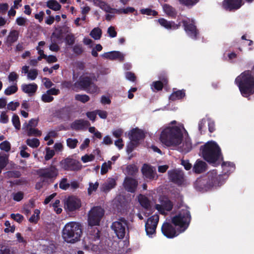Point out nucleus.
<instances>
[{
	"label": "nucleus",
	"instance_id": "nucleus-62",
	"mask_svg": "<svg viewBox=\"0 0 254 254\" xmlns=\"http://www.w3.org/2000/svg\"><path fill=\"white\" fill-rule=\"evenodd\" d=\"M20 104L18 102H11L7 105V109L9 110L15 111L19 106Z\"/></svg>",
	"mask_w": 254,
	"mask_h": 254
},
{
	"label": "nucleus",
	"instance_id": "nucleus-22",
	"mask_svg": "<svg viewBox=\"0 0 254 254\" xmlns=\"http://www.w3.org/2000/svg\"><path fill=\"white\" fill-rule=\"evenodd\" d=\"M61 39V34L56 32H53L51 36V44L49 49L51 51L57 52L59 51L60 47L57 43L56 40Z\"/></svg>",
	"mask_w": 254,
	"mask_h": 254
},
{
	"label": "nucleus",
	"instance_id": "nucleus-41",
	"mask_svg": "<svg viewBox=\"0 0 254 254\" xmlns=\"http://www.w3.org/2000/svg\"><path fill=\"white\" fill-rule=\"evenodd\" d=\"M38 123V119H31L29 121V123L28 124L25 123L23 125V128L25 129H28V128L35 127L37 126Z\"/></svg>",
	"mask_w": 254,
	"mask_h": 254
},
{
	"label": "nucleus",
	"instance_id": "nucleus-3",
	"mask_svg": "<svg viewBox=\"0 0 254 254\" xmlns=\"http://www.w3.org/2000/svg\"><path fill=\"white\" fill-rule=\"evenodd\" d=\"M235 82L244 97H247L254 93V74H252V71H244L235 79Z\"/></svg>",
	"mask_w": 254,
	"mask_h": 254
},
{
	"label": "nucleus",
	"instance_id": "nucleus-45",
	"mask_svg": "<svg viewBox=\"0 0 254 254\" xmlns=\"http://www.w3.org/2000/svg\"><path fill=\"white\" fill-rule=\"evenodd\" d=\"M99 187V183L96 182L95 183H89L88 188V194L91 195L93 191H95Z\"/></svg>",
	"mask_w": 254,
	"mask_h": 254
},
{
	"label": "nucleus",
	"instance_id": "nucleus-64",
	"mask_svg": "<svg viewBox=\"0 0 254 254\" xmlns=\"http://www.w3.org/2000/svg\"><path fill=\"white\" fill-rule=\"evenodd\" d=\"M73 52L77 55L81 54L83 52V49L81 45H75L73 48Z\"/></svg>",
	"mask_w": 254,
	"mask_h": 254
},
{
	"label": "nucleus",
	"instance_id": "nucleus-60",
	"mask_svg": "<svg viewBox=\"0 0 254 254\" xmlns=\"http://www.w3.org/2000/svg\"><path fill=\"white\" fill-rule=\"evenodd\" d=\"M60 200L57 199L55 201V202L53 204V205H52L55 211L57 214H60L62 211V209L59 207V205H60Z\"/></svg>",
	"mask_w": 254,
	"mask_h": 254
},
{
	"label": "nucleus",
	"instance_id": "nucleus-56",
	"mask_svg": "<svg viewBox=\"0 0 254 254\" xmlns=\"http://www.w3.org/2000/svg\"><path fill=\"white\" fill-rule=\"evenodd\" d=\"M10 217L11 218H12V219H13L14 220H15V221L19 223H21L23 221L24 218L22 215L19 213H12L10 215Z\"/></svg>",
	"mask_w": 254,
	"mask_h": 254
},
{
	"label": "nucleus",
	"instance_id": "nucleus-48",
	"mask_svg": "<svg viewBox=\"0 0 254 254\" xmlns=\"http://www.w3.org/2000/svg\"><path fill=\"white\" fill-rule=\"evenodd\" d=\"M86 90L88 93L91 94L98 93L99 92V88L92 82L90 84Z\"/></svg>",
	"mask_w": 254,
	"mask_h": 254
},
{
	"label": "nucleus",
	"instance_id": "nucleus-9",
	"mask_svg": "<svg viewBox=\"0 0 254 254\" xmlns=\"http://www.w3.org/2000/svg\"><path fill=\"white\" fill-rule=\"evenodd\" d=\"M60 165L62 169L66 171H78L82 167L78 161L70 158H67L61 161Z\"/></svg>",
	"mask_w": 254,
	"mask_h": 254
},
{
	"label": "nucleus",
	"instance_id": "nucleus-7",
	"mask_svg": "<svg viewBox=\"0 0 254 254\" xmlns=\"http://www.w3.org/2000/svg\"><path fill=\"white\" fill-rule=\"evenodd\" d=\"M104 215V210L100 206L91 208L88 214V223L91 226H97Z\"/></svg>",
	"mask_w": 254,
	"mask_h": 254
},
{
	"label": "nucleus",
	"instance_id": "nucleus-46",
	"mask_svg": "<svg viewBox=\"0 0 254 254\" xmlns=\"http://www.w3.org/2000/svg\"><path fill=\"white\" fill-rule=\"evenodd\" d=\"M21 174L18 171H7L5 173V177L7 178H17L20 177Z\"/></svg>",
	"mask_w": 254,
	"mask_h": 254
},
{
	"label": "nucleus",
	"instance_id": "nucleus-50",
	"mask_svg": "<svg viewBox=\"0 0 254 254\" xmlns=\"http://www.w3.org/2000/svg\"><path fill=\"white\" fill-rule=\"evenodd\" d=\"M12 122L16 129H19L20 128V123L19 117L17 115L15 114L13 115L12 119Z\"/></svg>",
	"mask_w": 254,
	"mask_h": 254
},
{
	"label": "nucleus",
	"instance_id": "nucleus-34",
	"mask_svg": "<svg viewBox=\"0 0 254 254\" xmlns=\"http://www.w3.org/2000/svg\"><path fill=\"white\" fill-rule=\"evenodd\" d=\"M138 172V168L134 164H130L127 166L126 172L129 176H134Z\"/></svg>",
	"mask_w": 254,
	"mask_h": 254
},
{
	"label": "nucleus",
	"instance_id": "nucleus-44",
	"mask_svg": "<svg viewBox=\"0 0 254 254\" xmlns=\"http://www.w3.org/2000/svg\"><path fill=\"white\" fill-rule=\"evenodd\" d=\"M191 148V143L190 138H186L183 144V149L186 152H189Z\"/></svg>",
	"mask_w": 254,
	"mask_h": 254
},
{
	"label": "nucleus",
	"instance_id": "nucleus-63",
	"mask_svg": "<svg viewBox=\"0 0 254 254\" xmlns=\"http://www.w3.org/2000/svg\"><path fill=\"white\" fill-rule=\"evenodd\" d=\"M42 82L45 87L47 89L51 88L54 85L53 82L47 77H44L42 79Z\"/></svg>",
	"mask_w": 254,
	"mask_h": 254
},
{
	"label": "nucleus",
	"instance_id": "nucleus-26",
	"mask_svg": "<svg viewBox=\"0 0 254 254\" xmlns=\"http://www.w3.org/2000/svg\"><path fill=\"white\" fill-rule=\"evenodd\" d=\"M93 1L96 5L99 6L100 8H101L102 10H104L106 12L115 13L114 9H116L111 8L110 6V5L105 1H101L100 0H94Z\"/></svg>",
	"mask_w": 254,
	"mask_h": 254
},
{
	"label": "nucleus",
	"instance_id": "nucleus-16",
	"mask_svg": "<svg viewBox=\"0 0 254 254\" xmlns=\"http://www.w3.org/2000/svg\"><path fill=\"white\" fill-rule=\"evenodd\" d=\"M141 171L143 176L147 179L151 180L156 179L158 178L155 169L149 165L144 164Z\"/></svg>",
	"mask_w": 254,
	"mask_h": 254
},
{
	"label": "nucleus",
	"instance_id": "nucleus-18",
	"mask_svg": "<svg viewBox=\"0 0 254 254\" xmlns=\"http://www.w3.org/2000/svg\"><path fill=\"white\" fill-rule=\"evenodd\" d=\"M242 5V0H224L223 2L224 8L229 10L238 9Z\"/></svg>",
	"mask_w": 254,
	"mask_h": 254
},
{
	"label": "nucleus",
	"instance_id": "nucleus-53",
	"mask_svg": "<svg viewBox=\"0 0 254 254\" xmlns=\"http://www.w3.org/2000/svg\"><path fill=\"white\" fill-rule=\"evenodd\" d=\"M41 99L44 102L49 103L53 101L54 100V97L48 94V93L46 92V93L42 95Z\"/></svg>",
	"mask_w": 254,
	"mask_h": 254
},
{
	"label": "nucleus",
	"instance_id": "nucleus-38",
	"mask_svg": "<svg viewBox=\"0 0 254 254\" xmlns=\"http://www.w3.org/2000/svg\"><path fill=\"white\" fill-rule=\"evenodd\" d=\"M26 142L28 146L32 148H37L40 145V141L39 139L36 138L27 139Z\"/></svg>",
	"mask_w": 254,
	"mask_h": 254
},
{
	"label": "nucleus",
	"instance_id": "nucleus-17",
	"mask_svg": "<svg viewBox=\"0 0 254 254\" xmlns=\"http://www.w3.org/2000/svg\"><path fill=\"white\" fill-rule=\"evenodd\" d=\"M92 82V78L89 76L81 77L79 81L74 84L73 90L77 91V88L80 86V88L83 90L87 89L88 87Z\"/></svg>",
	"mask_w": 254,
	"mask_h": 254
},
{
	"label": "nucleus",
	"instance_id": "nucleus-28",
	"mask_svg": "<svg viewBox=\"0 0 254 254\" xmlns=\"http://www.w3.org/2000/svg\"><path fill=\"white\" fill-rule=\"evenodd\" d=\"M116 185V180L113 178H109L106 182L102 184L101 189L104 192L109 191Z\"/></svg>",
	"mask_w": 254,
	"mask_h": 254
},
{
	"label": "nucleus",
	"instance_id": "nucleus-40",
	"mask_svg": "<svg viewBox=\"0 0 254 254\" xmlns=\"http://www.w3.org/2000/svg\"><path fill=\"white\" fill-rule=\"evenodd\" d=\"M75 99L83 103H85L89 101L90 97L86 94H76L75 96Z\"/></svg>",
	"mask_w": 254,
	"mask_h": 254
},
{
	"label": "nucleus",
	"instance_id": "nucleus-10",
	"mask_svg": "<svg viewBox=\"0 0 254 254\" xmlns=\"http://www.w3.org/2000/svg\"><path fill=\"white\" fill-rule=\"evenodd\" d=\"M182 22L188 35L192 39H196L198 34V30L196 29L193 20L187 18L183 19Z\"/></svg>",
	"mask_w": 254,
	"mask_h": 254
},
{
	"label": "nucleus",
	"instance_id": "nucleus-33",
	"mask_svg": "<svg viewBox=\"0 0 254 254\" xmlns=\"http://www.w3.org/2000/svg\"><path fill=\"white\" fill-rule=\"evenodd\" d=\"M47 6L55 11L59 10L61 8V5L55 0H49L47 2Z\"/></svg>",
	"mask_w": 254,
	"mask_h": 254
},
{
	"label": "nucleus",
	"instance_id": "nucleus-35",
	"mask_svg": "<svg viewBox=\"0 0 254 254\" xmlns=\"http://www.w3.org/2000/svg\"><path fill=\"white\" fill-rule=\"evenodd\" d=\"M134 11H136V10L134 8L132 7H127L125 8H120L114 9L115 13H117L118 14H121L122 13L124 14H128L129 13H133Z\"/></svg>",
	"mask_w": 254,
	"mask_h": 254
},
{
	"label": "nucleus",
	"instance_id": "nucleus-32",
	"mask_svg": "<svg viewBox=\"0 0 254 254\" xmlns=\"http://www.w3.org/2000/svg\"><path fill=\"white\" fill-rule=\"evenodd\" d=\"M19 32L15 30H11L7 38V41L10 44L16 42L18 38Z\"/></svg>",
	"mask_w": 254,
	"mask_h": 254
},
{
	"label": "nucleus",
	"instance_id": "nucleus-14",
	"mask_svg": "<svg viewBox=\"0 0 254 254\" xmlns=\"http://www.w3.org/2000/svg\"><path fill=\"white\" fill-rule=\"evenodd\" d=\"M168 174L169 180L177 184L181 185L184 181V175L181 170H170L168 172Z\"/></svg>",
	"mask_w": 254,
	"mask_h": 254
},
{
	"label": "nucleus",
	"instance_id": "nucleus-36",
	"mask_svg": "<svg viewBox=\"0 0 254 254\" xmlns=\"http://www.w3.org/2000/svg\"><path fill=\"white\" fill-rule=\"evenodd\" d=\"M25 131L27 132V135L29 136H40L42 134L41 131L35 127L28 128V129H25Z\"/></svg>",
	"mask_w": 254,
	"mask_h": 254
},
{
	"label": "nucleus",
	"instance_id": "nucleus-13",
	"mask_svg": "<svg viewBox=\"0 0 254 254\" xmlns=\"http://www.w3.org/2000/svg\"><path fill=\"white\" fill-rule=\"evenodd\" d=\"M65 208L69 211H74L81 206L80 200L75 196H69L64 202Z\"/></svg>",
	"mask_w": 254,
	"mask_h": 254
},
{
	"label": "nucleus",
	"instance_id": "nucleus-42",
	"mask_svg": "<svg viewBox=\"0 0 254 254\" xmlns=\"http://www.w3.org/2000/svg\"><path fill=\"white\" fill-rule=\"evenodd\" d=\"M78 141L77 139L68 138L66 139L67 146L70 149L75 148Z\"/></svg>",
	"mask_w": 254,
	"mask_h": 254
},
{
	"label": "nucleus",
	"instance_id": "nucleus-58",
	"mask_svg": "<svg viewBox=\"0 0 254 254\" xmlns=\"http://www.w3.org/2000/svg\"><path fill=\"white\" fill-rule=\"evenodd\" d=\"M8 157L6 156H0V168H4L7 164Z\"/></svg>",
	"mask_w": 254,
	"mask_h": 254
},
{
	"label": "nucleus",
	"instance_id": "nucleus-11",
	"mask_svg": "<svg viewBox=\"0 0 254 254\" xmlns=\"http://www.w3.org/2000/svg\"><path fill=\"white\" fill-rule=\"evenodd\" d=\"M158 215H154L149 217L145 223V230L148 235H151L156 232V229L159 221Z\"/></svg>",
	"mask_w": 254,
	"mask_h": 254
},
{
	"label": "nucleus",
	"instance_id": "nucleus-2",
	"mask_svg": "<svg viewBox=\"0 0 254 254\" xmlns=\"http://www.w3.org/2000/svg\"><path fill=\"white\" fill-rule=\"evenodd\" d=\"M184 130L182 127L168 126L162 128L159 140L167 147H176L183 141Z\"/></svg>",
	"mask_w": 254,
	"mask_h": 254
},
{
	"label": "nucleus",
	"instance_id": "nucleus-55",
	"mask_svg": "<svg viewBox=\"0 0 254 254\" xmlns=\"http://www.w3.org/2000/svg\"><path fill=\"white\" fill-rule=\"evenodd\" d=\"M12 195L13 199L14 200L16 201H19L23 199L24 196V193L21 191H18L15 193H13Z\"/></svg>",
	"mask_w": 254,
	"mask_h": 254
},
{
	"label": "nucleus",
	"instance_id": "nucleus-23",
	"mask_svg": "<svg viewBox=\"0 0 254 254\" xmlns=\"http://www.w3.org/2000/svg\"><path fill=\"white\" fill-rule=\"evenodd\" d=\"M144 137L143 132L138 128H135L131 130L129 138L132 141H134L136 143Z\"/></svg>",
	"mask_w": 254,
	"mask_h": 254
},
{
	"label": "nucleus",
	"instance_id": "nucleus-25",
	"mask_svg": "<svg viewBox=\"0 0 254 254\" xmlns=\"http://www.w3.org/2000/svg\"><path fill=\"white\" fill-rule=\"evenodd\" d=\"M38 86L35 83L24 84L21 86V89L25 93L33 95L36 92Z\"/></svg>",
	"mask_w": 254,
	"mask_h": 254
},
{
	"label": "nucleus",
	"instance_id": "nucleus-4",
	"mask_svg": "<svg viewBox=\"0 0 254 254\" xmlns=\"http://www.w3.org/2000/svg\"><path fill=\"white\" fill-rule=\"evenodd\" d=\"M82 234L81 224L79 222L72 221L64 225L62 236L65 242L74 244L80 240Z\"/></svg>",
	"mask_w": 254,
	"mask_h": 254
},
{
	"label": "nucleus",
	"instance_id": "nucleus-49",
	"mask_svg": "<svg viewBox=\"0 0 254 254\" xmlns=\"http://www.w3.org/2000/svg\"><path fill=\"white\" fill-rule=\"evenodd\" d=\"M69 187V183L67 182V179L66 178H63L60 182L59 187L60 189L66 190Z\"/></svg>",
	"mask_w": 254,
	"mask_h": 254
},
{
	"label": "nucleus",
	"instance_id": "nucleus-29",
	"mask_svg": "<svg viewBox=\"0 0 254 254\" xmlns=\"http://www.w3.org/2000/svg\"><path fill=\"white\" fill-rule=\"evenodd\" d=\"M163 10L166 14L172 17H175L177 14V12L174 8L172 7L171 5L165 4L163 6Z\"/></svg>",
	"mask_w": 254,
	"mask_h": 254
},
{
	"label": "nucleus",
	"instance_id": "nucleus-30",
	"mask_svg": "<svg viewBox=\"0 0 254 254\" xmlns=\"http://www.w3.org/2000/svg\"><path fill=\"white\" fill-rule=\"evenodd\" d=\"M185 96V91L184 90H178L172 93L169 97V99L172 101L179 100Z\"/></svg>",
	"mask_w": 254,
	"mask_h": 254
},
{
	"label": "nucleus",
	"instance_id": "nucleus-6",
	"mask_svg": "<svg viewBox=\"0 0 254 254\" xmlns=\"http://www.w3.org/2000/svg\"><path fill=\"white\" fill-rule=\"evenodd\" d=\"M36 173L40 180H42L43 182L47 183L49 181L55 179L59 175L58 169L54 165L39 169L36 171Z\"/></svg>",
	"mask_w": 254,
	"mask_h": 254
},
{
	"label": "nucleus",
	"instance_id": "nucleus-52",
	"mask_svg": "<svg viewBox=\"0 0 254 254\" xmlns=\"http://www.w3.org/2000/svg\"><path fill=\"white\" fill-rule=\"evenodd\" d=\"M95 159V155L92 154H85V155L82 156L81 159V161L83 163H86L88 162H91L94 160Z\"/></svg>",
	"mask_w": 254,
	"mask_h": 254
},
{
	"label": "nucleus",
	"instance_id": "nucleus-24",
	"mask_svg": "<svg viewBox=\"0 0 254 254\" xmlns=\"http://www.w3.org/2000/svg\"><path fill=\"white\" fill-rule=\"evenodd\" d=\"M158 21L162 26L167 29H176L180 26V23L177 24L173 21H167L164 18H160L158 20Z\"/></svg>",
	"mask_w": 254,
	"mask_h": 254
},
{
	"label": "nucleus",
	"instance_id": "nucleus-20",
	"mask_svg": "<svg viewBox=\"0 0 254 254\" xmlns=\"http://www.w3.org/2000/svg\"><path fill=\"white\" fill-rule=\"evenodd\" d=\"M102 57L105 59L111 60H118L121 62H123L124 60V55L119 51L105 53L102 55Z\"/></svg>",
	"mask_w": 254,
	"mask_h": 254
},
{
	"label": "nucleus",
	"instance_id": "nucleus-21",
	"mask_svg": "<svg viewBox=\"0 0 254 254\" xmlns=\"http://www.w3.org/2000/svg\"><path fill=\"white\" fill-rule=\"evenodd\" d=\"M90 125L87 120H78L75 121L71 125V127L74 130H82L86 128Z\"/></svg>",
	"mask_w": 254,
	"mask_h": 254
},
{
	"label": "nucleus",
	"instance_id": "nucleus-15",
	"mask_svg": "<svg viewBox=\"0 0 254 254\" xmlns=\"http://www.w3.org/2000/svg\"><path fill=\"white\" fill-rule=\"evenodd\" d=\"M123 185L127 190L130 192H134L138 186V182L132 178L127 177L125 178Z\"/></svg>",
	"mask_w": 254,
	"mask_h": 254
},
{
	"label": "nucleus",
	"instance_id": "nucleus-19",
	"mask_svg": "<svg viewBox=\"0 0 254 254\" xmlns=\"http://www.w3.org/2000/svg\"><path fill=\"white\" fill-rule=\"evenodd\" d=\"M173 203L168 198L162 200L161 204H156L155 208L162 214H165V211H170L173 208Z\"/></svg>",
	"mask_w": 254,
	"mask_h": 254
},
{
	"label": "nucleus",
	"instance_id": "nucleus-47",
	"mask_svg": "<svg viewBox=\"0 0 254 254\" xmlns=\"http://www.w3.org/2000/svg\"><path fill=\"white\" fill-rule=\"evenodd\" d=\"M38 74V70L36 69H31L27 73V78L30 80H35Z\"/></svg>",
	"mask_w": 254,
	"mask_h": 254
},
{
	"label": "nucleus",
	"instance_id": "nucleus-39",
	"mask_svg": "<svg viewBox=\"0 0 254 254\" xmlns=\"http://www.w3.org/2000/svg\"><path fill=\"white\" fill-rule=\"evenodd\" d=\"M112 164V163L111 161L104 163L101 166V174L104 175L107 173L108 170L111 169Z\"/></svg>",
	"mask_w": 254,
	"mask_h": 254
},
{
	"label": "nucleus",
	"instance_id": "nucleus-51",
	"mask_svg": "<svg viewBox=\"0 0 254 254\" xmlns=\"http://www.w3.org/2000/svg\"><path fill=\"white\" fill-rule=\"evenodd\" d=\"M0 254H14V252L9 247L0 245Z\"/></svg>",
	"mask_w": 254,
	"mask_h": 254
},
{
	"label": "nucleus",
	"instance_id": "nucleus-8",
	"mask_svg": "<svg viewBox=\"0 0 254 254\" xmlns=\"http://www.w3.org/2000/svg\"><path fill=\"white\" fill-rule=\"evenodd\" d=\"M127 222L124 218H121L112 223V229L119 239H123L126 234Z\"/></svg>",
	"mask_w": 254,
	"mask_h": 254
},
{
	"label": "nucleus",
	"instance_id": "nucleus-57",
	"mask_svg": "<svg viewBox=\"0 0 254 254\" xmlns=\"http://www.w3.org/2000/svg\"><path fill=\"white\" fill-rule=\"evenodd\" d=\"M55 155V151L52 149H50L49 148H46V154L45 156V159L46 160H49L51 159Z\"/></svg>",
	"mask_w": 254,
	"mask_h": 254
},
{
	"label": "nucleus",
	"instance_id": "nucleus-12",
	"mask_svg": "<svg viewBox=\"0 0 254 254\" xmlns=\"http://www.w3.org/2000/svg\"><path fill=\"white\" fill-rule=\"evenodd\" d=\"M208 175L207 185L209 187L221 186L224 182L223 177L221 175H217L215 171L209 173Z\"/></svg>",
	"mask_w": 254,
	"mask_h": 254
},
{
	"label": "nucleus",
	"instance_id": "nucleus-5",
	"mask_svg": "<svg viewBox=\"0 0 254 254\" xmlns=\"http://www.w3.org/2000/svg\"><path fill=\"white\" fill-rule=\"evenodd\" d=\"M201 150L202 157L209 163H215L222 159L221 149L214 141L207 142L201 146Z\"/></svg>",
	"mask_w": 254,
	"mask_h": 254
},
{
	"label": "nucleus",
	"instance_id": "nucleus-31",
	"mask_svg": "<svg viewBox=\"0 0 254 254\" xmlns=\"http://www.w3.org/2000/svg\"><path fill=\"white\" fill-rule=\"evenodd\" d=\"M138 200L140 205L145 209H148L150 206V201L147 197L142 194L138 195Z\"/></svg>",
	"mask_w": 254,
	"mask_h": 254
},
{
	"label": "nucleus",
	"instance_id": "nucleus-43",
	"mask_svg": "<svg viewBox=\"0 0 254 254\" xmlns=\"http://www.w3.org/2000/svg\"><path fill=\"white\" fill-rule=\"evenodd\" d=\"M18 88L16 84L8 87L4 91V94L6 95H10L17 92Z\"/></svg>",
	"mask_w": 254,
	"mask_h": 254
},
{
	"label": "nucleus",
	"instance_id": "nucleus-61",
	"mask_svg": "<svg viewBox=\"0 0 254 254\" xmlns=\"http://www.w3.org/2000/svg\"><path fill=\"white\" fill-rule=\"evenodd\" d=\"M142 14H147L148 15H156L157 14V12L155 10H152L149 8L146 9H142L140 10Z\"/></svg>",
	"mask_w": 254,
	"mask_h": 254
},
{
	"label": "nucleus",
	"instance_id": "nucleus-27",
	"mask_svg": "<svg viewBox=\"0 0 254 254\" xmlns=\"http://www.w3.org/2000/svg\"><path fill=\"white\" fill-rule=\"evenodd\" d=\"M206 163L203 161L197 160L193 167V171L196 174L205 172L206 170Z\"/></svg>",
	"mask_w": 254,
	"mask_h": 254
},
{
	"label": "nucleus",
	"instance_id": "nucleus-54",
	"mask_svg": "<svg viewBox=\"0 0 254 254\" xmlns=\"http://www.w3.org/2000/svg\"><path fill=\"white\" fill-rule=\"evenodd\" d=\"M1 150L8 152L10 149V144L7 141H4L0 144Z\"/></svg>",
	"mask_w": 254,
	"mask_h": 254
},
{
	"label": "nucleus",
	"instance_id": "nucleus-1",
	"mask_svg": "<svg viewBox=\"0 0 254 254\" xmlns=\"http://www.w3.org/2000/svg\"><path fill=\"white\" fill-rule=\"evenodd\" d=\"M190 219V211L187 209H182L178 214L172 218V223L177 228H175L170 223L165 222L162 226V232L167 238H174L187 229Z\"/></svg>",
	"mask_w": 254,
	"mask_h": 254
},
{
	"label": "nucleus",
	"instance_id": "nucleus-59",
	"mask_svg": "<svg viewBox=\"0 0 254 254\" xmlns=\"http://www.w3.org/2000/svg\"><path fill=\"white\" fill-rule=\"evenodd\" d=\"M65 40L67 44L72 45L74 43L75 38L73 35L68 34L66 36Z\"/></svg>",
	"mask_w": 254,
	"mask_h": 254
},
{
	"label": "nucleus",
	"instance_id": "nucleus-37",
	"mask_svg": "<svg viewBox=\"0 0 254 254\" xmlns=\"http://www.w3.org/2000/svg\"><path fill=\"white\" fill-rule=\"evenodd\" d=\"M101 35L102 30L98 27L94 28L90 33V35L95 40L100 39Z\"/></svg>",
	"mask_w": 254,
	"mask_h": 254
}]
</instances>
